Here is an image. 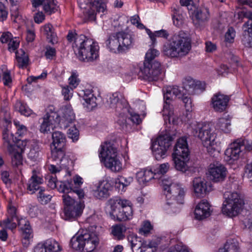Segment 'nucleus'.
<instances>
[{
    "label": "nucleus",
    "mask_w": 252,
    "mask_h": 252,
    "mask_svg": "<svg viewBox=\"0 0 252 252\" xmlns=\"http://www.w3.org/2000/svg\"><path fill=\"white\" fill-rule=\"evenodd\" d=\"M231 118L229 116L218 119L216 124V128L224 133H229L231 131Z\"/></svg>",
    "instance_id": "2f4dec72"
},
{
    "label": "nucleus",
    "mask_w": 252,
    "mask_h": 252,
    "mask_svg": "<svg viewBox=\"0 0 252 252\" xmlns=\"http://www.w3.org/2000/svg\"><path fill=\"white\" fill-rule=\"evenodd\" d=\"M52 143L51 147L65 148L66 138L60 131H55L52 133Z\"/></svg>",
    "instance_id": "72a5a7b5"
},
{
    "label": "nucleus",
    "mask_w": 252,
    "mask_h": 252,
    "mask_svg": "<svg viewBox=\"0 0 252 252\" xmlns=\"http://www.w3.org/2000/svg\"><path fill=\"white\" fill-rule=\"evenodd\" d=\"M172 96L171 94H169L168 89L167 90L166 93L164 94L165 103L163 108V116L164 117V120L165 121L168 120L169 123H171V120L173 122L174 119L173 117V111L172 108H170L169 103L168 102V101L171 99V97Z\"/></svg>",
    "instance_id": "cd10ccee"
},
{
    "label": "nucleus",
    "mask_w": 252,
    "mask_h": 252,
    "mask_svg": "<svg viewBox=\"0 0 252 252\" xmlns=\"http://www.w3.org/2000/svg\"><path fill=\"white\" fill-rule=\"evenodd\" d=\"M126 231V227L123 225H116L112 227V234L116 239L122 240L125 237L124 233Z\"/></svg>",
    "instance_id": "37998d69"
},
{
    "label": "nucleus",
    "mask_w": 252,
    "mask_h": 252,
    "mask_svg": "<svg viewBox=\"0 0 252 252\" xmlns=\"http://www.w3.org/2000/svg\"><path fill=\"white\" fill-rule=\"evenodd\" d=\"M62 197L65 207H72L76 205V204L83 203L81 201H75L70 194H64Z\"/></svg>",
    "instance_id": "49530a36"
},
{
    "label": "nucleus",
    "mask_w": 252,
    "mask_h": 252,
    "mask_svg": "<svg viewBox=\"0 0 252 252\" xmlns=\"http://www.w3.org/2000/svg\"><path fill=\"white\" fill-rule=\"evenodd\" d=\"M243 27L248 28V30L244 31L242 37V43L246 47L252 48V22L245 23Z\"/></svg>",
    "instance_id": "7c9ffc66"
},
{
    "label": "nucleus",
    "mask_w": 252,
    "mask_h": 252,
    "mask_svg": "<svg viewBox=\"0 0 252 252\" xmlns=\"http://www.w3.org/2000/svg\"><path fill=\"white\" fill-rule=\"evenodd\" d=\"M62 111L63 115L61 118L58 113L53 110L52 107L49 108L42 118L40 128L41 132H47L57 126L65 129L73 122L75 116L70 104L63 106Z\"/></svg>",
    "instance_id": "f257e3e1"
},
{
    "label": "nucleus",
    "mask_w": 252,
    "mask_h": 252,
    "mask_svg": "<svg viewBox=\"0 0 252 252\" xmlns=\"http://www.w3.org/2000/svg\"><path fill=\"white\" fill-rule=\"evenodd\" d=\"M83 99L85 101L83 105L88 111H91L95 108L96 105V98L90 90H87L84 91Z\"/></svg>",
    "instance_id": "c756f323"
},
{
    "label": "nucleus",
    "mask_w": 252,
    "mask_h": 252,
    "mask_svg": "<svg viewBox=\"0 0 252 252\" xmlns=\"http://www.w3.org/2000/svg\"><path fill=\"white\" fill-rule=\"evenodd\" d=\"M52 195L49 194L44 188L40 189L37 194V200L42 205H46L49 203Z\"/></svg>",
    "instance_id": "58836bf2"
},
{
    "label": "nucleus",
    "mask_w": 252,
    "mask_h": 252,
    "mask_svg": "<svg viewBox=\"0 0 252 252\" xmlns=\"http://www.w3.org/2000/svg\"><path fill=\"white\" fill-rule=\"evenodd\" d=\"M58 184L57 189L61 192L70 194L75 193L78 195L79 199L84 198L85 196L83 189L74 187L72 181L60 182Z\"/></svg>",
    "instance_id": "a211bd4d"
},
{
    "label": "nucleus",
    "mask_w": 252,
    "mask_h": 252,
    "mask_svg": "<svg viewBox=\"0 0 252 252\" xmlns=\"http://www.w3.org/2000/svg\"><path fill=\"white\" fill-rule=\"evenodd\" d=\"M141 76L148 81H157L162 77L160 63L155 62L153 63L144 62L143 66L140 68Z\"/></svg>",
    "instance_id": "ddd939ff"
},
{
    "label": "nucleus",
    "mask_w": 252,
    "mask_h": 252,
    "mask_svg": "<svg viewBox=\"0 0 252 252\" xmlns=\"http://www.w3.org/2000/svg\"><path fill=\"white\" fill-rule=\"evenodd\" d=\"M192 134L198 137L202 141L203 146L207 148L208 153H212L215 149V140L217 134L214 132L210 124L196 123L191 126Z\"/></svg>",
    "instance_id": "1a4fd4ad"
},
{
    "label": "nucleus",
    "mask_w": 252,
    "mask_h": 252,
    "mask_svg": "<svg viewBox=\"0 0 252 252\" xmlns=\"http://www.w3.org/2000/svg\"><path fill=\"white\" fill-rule=\"evenodd\" d=\"M98 243V239L95 232L89 229H82L72 237L70 246L76 251L91 252L95 249Z\"/></svg>",
    "instance_id": "0eeeda50"
},
{
    "label": "nucleus",
    "mask_w": 252,
    "mask_h": 252,
    "mask_svg": "<svg viewBox=\"0 0 252 252\" xmlns=\"http://www.w3.org/2000/svg\"><path fill=\"white\" fill-rule=\"evenodd\" d=\"M40 207L36 204H30L29 205V214L32 218L36 217L41 213Z\"/></svg>",
    "instance_id": "864d4df0"
},
{
    "label": "nucleus",
    "mask_w": 252,
    "mask_h": 252,
    "mask_svg": "<svg viewBox=\"0 0 252 252\" xmlns=\"http://www.w3.org/2000/svg\"><path fill=\"white\" fill-rule=\"evenodd\" d=\"M127 105V102L123 95L119 92H116L107 95L105 106L108 109L120 111Z\"/></svg>",
    "instance_id": "4468645a"
},
{
    "label": "nucleus",
    "mask_w": 252,
    "mask_h": 252,
    "mask_svg": "<svg viewBox=\"0 0 252 252\" xmlns=\"http://www.w3.org/2000/svg\"><path fill=\"white\" fill-rule=\"evenodd\" d=\"M223 247L226 252H241L239 242L235 239L228 240Z\"/></svg>",
    "instance_id": "79ce46f5"
},
{
    "label": "nucleus",
    "mask_w": 252,
    "mask_h": 252,
    "mask_svg": "<svg viewBox=\"0 0 252 252\" xmlns=\"http://www.w3.org/2000/svg\"><path fill=\"white\" fill-rule=\"evenodd\" d=\"M130 115V119L133 123L138 125L141 123L142 119L138 114L135 112H131Z\"/></svg>",
    "instance_id": "338daca9"
},
{
    "label": "nucleus",
    "mask_w": 252,
    "mask_h": 252,
    "mask_svg": "<svg viewBox=\"0 0 252 252\" xmlns=\"http://www.w3.org/2000/svg\"><path fill=\"white\" fill-rule=\"evenodd\" d=\"M16 142H17V143L16 144L15 143L14 144V150L13 152L16 151L23 153L24 152L25 148L27 146L28 141H21L17 139V141Z\"/></svg>",
    "instance_id": "603ef678"
},
{
    "label": "nucleus",
    "mask_w": 252,
    "mask_h": 252,
    "mask_svg": "<svg viewBox=\"0 0 252 252\" xmlns=\"http://www.w3.org/2000/svg\"><path fill=\"white\" fill-rule=\"evenodd\" d=\"M177 252H192L188 246L184 245H176L174 246Z\"/></svg>",
    "instance_id": "774afa93"
},
{
    "label": "nucleus",
    "mask_w": 252,
    "mask_h": 252,
    "mask_svg": "<svg viewBox=\"0 0 252 252\" xmlns=\"http://www.w3.org/2000/svg\"><path fill=\"white\" fill-rule=\"evenodd\" d=\"M2 137L3 146L9 153H11L14 150V144L17 141L16 138H14L13 133L7 128H4L3 130Z\"/></svg>",
    "instance_id": "bb28decb"
},
{
    "label": "nucleus",
    "mask_w": 252,
    "mask_h": 252,
    "mask_svg": "<svg viewBox=\"0 0 252 252\" xmlns=\"http://www.w3.org/2000/svg\"><path fill=\"white\" fill-rule=\"evenodd\" d=\"M127 238L133 252L136 251V249H139L143 246L141 238L138 237L136 235L133 234H129Z\"/></svg>",
    "instance_id": "a19ab883"
},
{
    "label": "nucleus",
    "mask_w": 252,
    "mask_h": 252,
    "mask_svg": "<svg viewBox=\"0 0 252 252\" xmlns=\"http://www.w3.org/2000/svg\"><path fill=\"white\" fill-rule=\"evenodd\" d=\"M189 151L186 137H183L178 139L174 146L172 156L185 157H189Z\"/></svg>",
    "instance_id": "4be33fe9"
},
{
    "label": "nucleus",
    "mask_w": 252,
    "mask_h": 252,
    "mask_svg": "<svg viewBox=\"0 0 252 252\" xmlns=\"http://www.w3.org/2000/svg\"><path fill=\"white\" fill-rule=\"evenodd\" d=\"M237 140L231 143L225 151V159L227 160H237L242 155L243 149H240Z\"/></svg>",
    "instance_id": "5701e85b"
},
{
    "label": "nucleus",
    "mask_w": 252,
    "mask_h": 252,
    "mask_svg": "<svg viewBox=\"0 0 252 252\" xmlns=\"http://www.w3.org/2000/svg\"><path fill=\"white\" fill-rule=\"evenodd\" d=\"M58 182L57 180L56 176H51L48 180L47 185L51 189H54L58 187Z\"/></svg>",
    "instance_id": "0e129e2a"
},
{
    "label": "nucleus",
    "mask_w": 252,
    "mask_h": 252,
    "mask_svg": "<svg viewBox=\"0 0 252 252\" xmlns=\"http://www.w3.org/2000/svg\"><path fill=\"white\" fill-rule=\"evenodd\" d=\"M68 137L71 138L73 141L77 140L79 136V131L75 127L72 126L69 128L68 130Z\"/></svg>",
    "instance_id": "bf43d9fd"
},
{
    "label": "nucleus",
    "mask_w": 252,
    "mask_h": 252,
    "mask_svg": "<svg viewBox=\"0 0 252 252\" xmlns=\"http://www.w3.org/2000/svg\"><path fill=\"white\" fill-rule=\"evenodd\" d=\"M182 100L185 104V107L188 111H192V108L193 106L191 98L188 96H186L184 95L182 96Z\"/></svg>",
    "instance_id": "13d9d810"
},
{
    "label": "nucleus",
    "mask_w": 252,
    "mask_h": 252,
    "mask_svg": "<svg viewBox=\"0 0 252 252\" xmlns=\"http://www.w3.org/2000/svg\"><path fill=\"white\" fill-rule=\"evenodd\" d=\"M99 157L103 161L105 166L114 172L122 170V163L117 156V150L110 142H105L101 146Z\"/></svg>",
    "instance_id": "9d476101"
},
{
    "label": "nucleus",
    "mask_w": 252,
    "mask_h": 252,
    "mask_svg": "<svg viewBox=\"0 0 252 252\" xmlns=\"http://www.w3.org/2000/svg\"><path fill=\"white\" fill-rule=\"evenodd\" d=\"M16 59L19 67L23 68L27 66L29 62L28 56L23 49L17 51Z\"/></svg>",
    "instance_id": "e433bc0d"
},
{
    "label": "nucleus",
    "mask_w": 252,
    "mask_h": 252,
    "mask_svg": "<svg viewBox=\"0 0 252 252\" xmlns=\"http://www.w3.org/2000/svg\"><path fill=\"white\" fill-rule=\"evenodd\" d=\"M184 17L182 14L180 13L179 10H175L173 14L174 24L177 27H180L184 23Z\"/></svg>",
    "instance_id": "3c124183"
},
{
    "label": "nucleus",
    "mask_w": 252,
    "mask_h": 252,
    "mask_svg": "<svg viewBox=\"0 0 252 252\" xmlns=\"http://www.w3.org/2000/svg\"><path fill=\"white\" fill-rule=\"evenodd\" d=\"M51 159L57 164L61 163L65 154V148L51 147Z\"/></svg>",
    "instance_id": "c9c22d12"
},
{
    "label": "nucleus",
    "mask_w": 252,
    "mask_h": 252,
    "mask_svg": "<svg viewBox=\"0 0 252 252\" xmlns=\"http://www.w3.org/2000/svg\"><path fill=\"white\" fill-rule=\"evenodd\" d=\"M84 207L83 203L76 204L72 207H64V219L66 220L75 219L81 215Z\"/></svg>",
    "instance_id": "a878e982"
},
{
    "label": "nucleus",
    "mask_w": 252,
    "mask_h": 252,
    "mask_svg": "<svg viewBox=\"0 0 252 252\" xmlns=\"http://www.w3.org/2000/svg\"><path fill=\"white\" fill-rule=\"evenodd\" d=\"M106 0H95L92 3V8L96 10V12L104 13L107 10Z\"/></svg>",
    "instance_id": "a18cd8bd"
},
{
    "label": "nucleus",
    "mask_w": 252,
    "mask_h": 252,
    "mask_svg": "<svg viewBox=\"0 0 252 252\" xmlns=\"http://www.w3.org/2000/svg\"><path fill=\"white\" fill-rule=\"evenodd\" d=\"M186 90L189 94H197L204 91L205 89V84L199 81L190 80L188 82L185 86Z\"/></svg>",
    "instance_id": "c85d7f7f"
},
{
    "label": "nucleus",
    "mask_w": 252,
    "mask_h": 252,
    "mask_svg": "<svg viewBox=\"0 0 252 252\" xmlns=\"http://www.w3.org/2000/svg\"><path fill=\"white\" fill-rule=\"evenodd\" d=\"M161 185L166 197L164 209L166 210L170 209L174 213L178 212L179 208L177 205L184 203L185 188L181 184L173 183L171 181L165 179L162 180Z\"/></svg>",
    "instance_id": "7ed1b4c3"
},
{
    "label": "nucleus",
    "mask_w": 252,
    "mask_h": 252,
    "mask_svg": "<svg viewBox=\"0 0 252 252\" xmlns=\"http://www.w3.org/2000/svg\"><path fill=\"white\" fill-rule=\"evenodd\" d=\"M172 137L168 134L159 135L153 142L152 150L155 158L160 160L164 158L167 151L171 145Z\"/></svg>",
    "instance_id": "f8f14e48"
},
{
    "label": "nucleus",
    "mask_w": 252,
    "mask_h": 252,
    "mask_svg": "<svg viewBox=\"0 0 252 252\" xmlns=\"http://www.w3.org/2000/svg\"><path fill=\"white\" fill-rule=\"evenodd\" d=\"M62 249L58 242L49 239L38 243L34 248L33 252H60Z\"/></svg>",
    "instance_id": "f3484780"
},
{
    "label": "nucleus",
    "mask_w": 252,
    "mask_h": 252,
    "mask_svg": "<svg viewBox=\"0 0 252 252\" xmlns=\"http://www.w3.org/2000/svg\"><path fill=\"white\" fill-rule=\"evenodd\" d=\"M41 31L43 34L46 35L49 41L51 43H54L56 37V34L54 32V29L53 26L48 23L45 24L41 28Z\"/></svg>",
    "instance_id": "4c0bfd02"
},
{
    "label": "nucleus",
    "mask_w": 252,
    "mask_h": 252,
    "mask_svg": "<svg viewBox=\"0 0 252 252\" xmlns=\"http://www.w3.org/2000/svg\"><path fill=\"white\" fill-rule=\"evenodd\" d=\"M209 172L211 179L215 182L223 181L226 175V169L221 164H210Z\"/></svg>",
    "instance_id": "6ab92c4d"
},
{
    "label": "nucleus",
    "mask_w": 252,
    "mask_h": 252,
    "mask_svg": "<svg viewBox=\"0 0 252 252\" xmlns=\"http://www.w3.org/2000/svg\"><path fill=\"white\" fill-rule=\"evenodd\" d=\"M8 11L4 5L0 1V21H3L7 17Z\"/></svg>",
    "instance_id": "680f3d73"
},
{
    "label": "nucleus",
    "mask_w": 252,
    "mask_h": 252,
    "mask_svg": "<svg viewBox=\"0 0 252 252\" xmlns=\"http://www.w3.org/2000/svg\"><path fill=\"white\" fill-rule=\"evenodd\" d=\"M229 100L228 96L218 93L212 98L213 107L216 111L221 112L225 110Z\"/></svg>",
    "instance_id": "393cba45"
},
{
    "label": "nucleus",
    "mask_w": 252,
    "mask_h": 252,
    "mask_svg": "<svg viewBox=\"0 0 252 252\" xmlns=\"http://www.w3.org/2000/svg\"><path fill=\"white\" fill-rule=\"evenodd\" d=\"M14 124L17 128L16 134L19 136H22L26 133L27 129L25 126L20 125L19 122H15Z\"/></svg>",
    "instance_id": "052dcab7"
},
{
    "label": "nucleus",
    "mask_w": 252,
    "mask_h": 252,
    "mask_svg": "<svg viewBox=\"0 0 252 252\" xmlns=\"http://www.w3.org/2000/svg\"><path fill=\"white\" fill-rule=\"evenodd\" d=\"M43 183V179L36 174V172L33 170L32 175L29 179L27 184V189L28 192L32 194L36 191L39 190L43 187L40 185Z\"/></svg>",
    "instance_id": "b1692460"
},
{
    "label": "nucleus",
    "mask_w": 252,
    "mask_h": 252,
    "mask_svg": "<svg viewBox=\"0 0 252 252\" xmlns=\"http://www.w3.org/2000/svg\"><path fill=\"white\" fill-rule=\"evenodd\" d=\"M46 50L45 53V56L46 57L47 59H52L56 55V49L54 48L51 47L50 46H47L46 48Z\"/></svg>",
    "instance_id": "69168bd1"
},
{
    "label": "nucleus",
    "mask_w": 252,
    "mask_h": 252,
    "mask_svg": "<svg viewBox=\"0 0 252 252\" xmlns=\"http://www.w3.org/2000/svg\"><path fill=\"white\" fill-rule=\"evenodd\" d=\"M175 169L182 172H185L188 170L189 167L188 162L189 160V157H180L172 156Z\"/></svg>",
    "instance_id": "473e14b6"
},
{
    "label": "nucleus",
    "mask_w": 252,
    "mask_h": 252,
    "mask_svg": "<svg viewBox=\"0 0 252 252\" xmlns=\"http://www.w3.org/2000/svg\"><path fill=\"white\" fill-rule=\"evenodd\" d=\"M158 51L155 49H149L146 54L145 59L144 62H148L150 63H154L158 62L155 59L159 55Z\"/></svg>",
    "instance_id": "09e8293b"
},
{
    "label": "nucleus",
    "mask_w": 252,
    "mask_h": 252,
    "mask_svg": "<svg viewBox=\"0 0 252 252\" xmlns=\"http://www.w3.org/2000/svg\"><path fill=\"white\" fill-rule=\"evenodd\" d=\"M192 20L196 26H199L207 22L210 18L209 9L205 7L196 8L192 14Z\"/></svg>",
    "instance_id": "412c9836"
},
{
    "label": "nucleus",
    "mask_w": 252,
    "mask_h": 252,
    "mask_svg": "<svg viewBox=\"0 0 252 252\" xmlns=\"http://www.w3.org/2000/svg\"><path fill=\"white\" fill-rule=\"evenodd\" d=\"M105 43L111 52L120 54L131 48L134 44V39L131 33L120 32L110 34Z\"/></svg>",
    "instance_id": "423d86ee"
},
{
    "label": "nucleus",
    "mask_w": 252,
    "mask_h": 252,
    "mask_svg": "<svg viewBox=\"0 0 252 252\" xmlns=\"http://www.w3.org/2000/svg\"><path fill=\"white\" fill-rule=\"evenodd\" d=\"M111 188V184L108 181H99L94 185L92 190L93 194L97 199H106L109 196Z\"/></svg>",
    "instance_id": "2eb2a0df"
},
{
    "label": "nucleus",
    "mask_w": 252,
    "mask_h": 252,
    "mask_svg": "<svg viewBox=\"0 0 252 252\" xmlns=\"http://www.w3.org/2000/svg\"><path fill=\"white\" fill-rule=\"evenodd\" d=\"M152 229V226L151 223L149 221H145L140 228V231L141 234L146 235L150 232Z\"/></svg>",
    "instance_id": "e2e57ef3"
},
{
    "label": "nucleus",
    "mask_w": 252,
    "mask_h": 252,
    "mask_svg": "<svg viewBox=\"0 0 252 252\" xmlns=\"http://www.w3.org/2000/svg\"><path fill=\"white\" fill-rule=\"evenodd\" d=\"M59 6L57 5L56 0H45L44 3L43 10L45 12L51 15L58 11Z\"/></svg>",
    "instance_id": "ea45409f"
},
{
    "label": "nucleus",
    "mask_w": 252,
    "mask_h": 252,
    "mask_svg": "<svg viewBox=\"0 0 252 252\" xmlns=\"http://www.w3.org/2000/svg\"><path fill=\"white\" fill-rule=\"evenodd\" d=\"M235 36V32L232 27L229 28L225 34V41L226 42L232 43Z\"/></svg>",
    "instance_id": "5fc2aeb1"
},
{
    "label": "nucleus",
    "mask_w": 252,
    "mask_h": 252,
    "mask_svg": "<svg viewBox=\"0 0 252 252\" xmlns=\"http://www.w3.org/2000/svg\"><path fill=\"white\" fill-rule=\"evenodd\" d=\"M69 87H72L73 89L75 88L80 82V80L78 78V75L74 72H73L71 76L68 79Z\"/></svg>",
    "instance_id": "4d7b16f0"
},
{
    "label": "nucleus",
    "mask_w": 252,
    "mask_h": 252,
    "mask_svg": "<svg viewBox=\"0 0 252 252\" xmlns=\"http://www.w3.org/2000/svg\"><path fill=\"white\" fill-rule=\"evenodd\" d=\"M73 88L68 86H66L62 88V94L65 100H69L72 96Z\"/></svg>",
    "instance_id": "6e6d98bb"
},
{
    "label": "nucleus",
    "mask_w": 252,
    "mask_h": 252,
    "mask_svg": "<svg viewBox=\"0 0 252 252\" xmlns=\"http://www.w3.org/2000/svg\"><path fill=\"white\" fill-rule=\"evenodd\" d=\"M191 49V40L188 33L180 31L175 34L169 43L164 45L163 52L171 58H182L187 55Z\"/></svg>",
    "instance_id": "f03ea898"
},
{
    "label": "nucleus",
    "mask_w": 252,
    "mask_h": 252,
    "mask_svg": "<svg viewBox=\"0 0 252 252\" xmlns=\"http://www.w3.org/2000/svg\"><path fill=\"white\" fill-rule=\"evenodd\" d=\"M193 192L196 196L203 197L210 191L211 187L207 185V182L200 177L194 178L192 181Z\"/></svg>",
    "instance_id": "dca6fc26"
},
{
    "label": "nucleus",
    "mask_w": 252,
    "mask_h": 252,
    "mask_svg": "<svg viewBox=\"0 0 252 252\" xmlns=\"http://www.w3.org/2000/svg\"><path fill=\"white\" fill-rule=\"evenodd\" d=\"M211 205L205 199L202 200L196 205L195 210V217L198 220H203L211 215Z\"/></svg>",
    "instance_id": "aec40b11"
},
{
    "label": "nucleus",
    "mask_w": 252,
    "mask_h": 252,
    "mask_svg": "<svg viewBox=\"0 0 252 252\" xmlns=\"http://www.w3.org/2000/svg\"><path fill=\"white\" fill-rule=\"evenodd\" d=\"M12 153L13 154V155L11 157V162L12 165L13 166L17 167L19 165L22 164V153L16 151L12 152L11 154Z\"/></svg>",
    "instance_id": "8fccbe9b"
},
{
    "label": "nucleus",
    "mask_w": 252,
    "mask_h": 252,
    "mask_svg": "<svg viewBox=\"0 0 252 252\" xmlns=\"http://www.w3.org/2000/svg\"><path fill=\"white\" fill-rule=\"evenodd\" d=\"M73 48L80 61L93 62L98 57L99 48L97 43L84 35L81 34L75 38Z\"/></svg>",
    "instance_id": "20e7f679"
},
{
    "label": "nucleus",
    "mask_w": 252,
    "mask_h": 252,
    "mask_svg": "<svg viewBox=\"0 0 252 252\" xmlns=\"http://www.w3.org/2000/svg\"><path fill=\"white\" fill-rule=\"evenodd\" d=\"M1 75L2 76L3 84L5 86H9L12 83V78L10 71L8 70L5 66H2L1 68H0V82L1 80Z\"/></svg>",
    "instance_id": "c03bdc74"
},
{
    "label": "nucleus",
    "mask_w": 252,
    "mask_h": 252,
    "mask_svg": "<svg viewBox=\"0 0 252 252\" xmlns=\"http://www.w3.org/2000/svg\"><path fill=\"white\" fill-rule=\"evenodd\" d=\"M239 143L240 149H243V152L245 151L251 152L252 151V141L247 139L240 138L237 139Z\"/></svg>",
    "instance_id": "de8ad7c7"
},
{
    "label": "nucleus",
    "mask_w": 252,
    "mask_h": 252,
    "mask_svg": "<svg viewBox=\"0 0 252 252\" xmlns=\"http://www.w3.org/2000/svg\"><path fill=\"white\" fill-rule=\"evenodd\" d=\"M223 198L224 200L221 207L222 213L230 217L237 216L244 205L242 196L236 192L226 191L223 194Z\"/></svg>",
    "instance_id": "9b49d317"
},
{
    "label": "nucleus",
    "mask_w": 252,
    "mask_h": 252,
    "mask_svg": "<svg viewBox=\"0 0 252 252\" xmlns=\"http://www.w3.org/2000/svg\"><path fill=\"white\" fill-rule=\"evenodd\" d=\"M16 220L20 227L23 245L27 246L30 239L32 237V230L28 220L25 219H19L16 215V208L9 206L7 210V218L0 221V225L4 228L13 230L16 228L17 223L14 222Z\"/></svg>",
    "instance_id": "39448f33"
},
{
    "label": "nucleus",
    "mask_w": 252,
    "mask_h": 252,
    "mask_svg": "<svg viewBox=\"0 0 252 252\" xmlns=\"http://www.w3.org/2000/svg\"><path fill=\"white\" fill-rule=\"evenodd\" d=\"M155 175L151 169H142L136 173V178L140 184H144L154 178Z\"/></svg>",
    "instance_id": "f704fd0d"
},
{
    "label": "nucleus",
    "mask_w": 252,
    "mask_h": 252,
    "mask_svg": "<svg viewBox=\"0 0 252 252\" xmlns=\"http://www.w3.org/2000/svg\"><path fill=\"white\" fill-rule=\"evenodd\" d=\"M107 204L110 208L109 214L112 219L122 221L132 218L133 211L129 200L116 197L110 199Z\"/></svg>",
    "instance_id": "6e6552de"
}]
</instances>
